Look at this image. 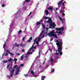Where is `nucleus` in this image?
Here are the masks:
<instances>
[{
	"mask_svg": "<svg viewBox=\"0 0 80 80\" xmlns=\"http://www.w3.org/2000/svg\"><path fill=\"white\" fill-rule=\"evenodd\" d=\"M25 2L28 3L29 2H30V0H25Z\"/></svg>",
	"mask_w": 80,
	"mask_h": 80,
	"instance_id": "23",
	"label": "nucleus"
},
{
	"mask_svg": "<svg viewBox=\"0 0 80 80\" xmlns=\"http://www.w3.org/2000/svg\"><path fill=\"white\" fill-rule=\"evenodd\" d=\"M62 20H65V18H63V19H62Z\"/></svg>",
	"mask_w": 80,
	"mask_h": 80,
	"instance_id": "62",
	"label": "nucleus"
},
{
	"mask_svg": "<svg viewBox=\"0 0 80 80\" xmlns=\"http://www.w3.org/2000/svg\"><path fill=\"white\" fill-rule=\"evenodd\" d=\"M40 22H37L36 23V25H38L40 24Z\"/></svg>",
	"mask_w": 80,
	"mask_h": 80,
	"instance_id": "21",
	"label": "nucleus"
},
{
	"mask_svg": "<svg viewBox=\"0 0 80 80\" xmlns=\"http://www.w3.org/2000/svg\"><path fill=\"white\" fill-rule=\"evenodd\" d=\"M17 65H16L14 66V68H17Z\"/></svg>",
	"mask_w": 80,
	"mask_h": 80,
	"instance_id": "33",
	"label": "nucleus"
},
{
	"mask_svg": "<svg viewBox=\"0 0 80 80\" xmlns=\"http://www.w3.org/2000/svg\"><path fill=\"white\" fill-rule=\"evenodd\" d=\"M45 13H46V15L47 16L49 14V12H48V10H45Z\"/></svg>",
	"mask_w": 80,
	"mask_h": 80,
	"instance_id": "10",
	"label": "nucleus"
},
{
	"mask_svg": "<svg viewBox=\"0 0 80 80\" xmlns=\"http://www.w3.org/2000/svg\"><path fill=\"white\" fill-rule=\"evenodd\" d=\"M46 30H48V28H46Z\"/></svg>",
	"mask_w": 80,
	"mask_h": 80,
	"instance_id": "61",
	"label": "nucleus"
},
{
	"mask_svg": "<svg viewBox=\"0 0 80 80\" xmlns=\"http://www.w3.org/2000/svg\"><path fill=\"white\" fill-rule=\"evenodd\" d=\"M56 11H57V10H58V8H56Z\"/></svg>",
	"mask_w": 80,
	"mask_h": 80,
	"instance_id": "55",
	"label": "nucleus"
},
{
	"mask_svg": "<svg viewBox=\"0 0 80 80\" xmlns=\"http://www.w3.org/2000/svg\"><path fill=\"white\" fill-rule=\"evenodd\" d=\"M3 62L4 63H7V62H8V61L7 60L4 61H3Z\"/></svg>",
	"mask_w": 80,
	"mask_h": 80,
	"instance_id": "28",
	"label": "nucleus"
},
{
	"mask_svg": "<svg viewBox=\"0 0 80 80\" xmlns=\"http://www.w3.org/2000/svg\"><path fill=\"white\" fill-rule=\"evenodd\" d=\"M37 46H38V47H39V44H37Z\"/></svg>",
	"mask_w": 80,
	"mask_h": 80,
	"instance_id": "59",
	"label": "nucleus"
},
{
	"mask_svg": "<svg viewBox=\"0 0 80 80\" xmlns=\"http://www.w3.org/2000/svg\"><path fill=\"white\" fill-rule=\"evenodd\" d=\"M13 61V59L11 58H9V59H8V61L9 62H12Z\"/></svg>",
	"mask_w": 80,
	"mask_h": 80,
	"instance_id": "14",
	"label": "nucleus"
},
{
	"mask_svg": "<svg viewBox=\"0 0 80 80\" xmlns=\"http://www.w3.org/2000/svg\"><path fill=\"white\" fill-rule=\"evenodd\" d=\"M42 34H43V32H42L40 34V37H41V36H42Z\"/></svg>",
	"mask_w": 80,
	"mask_h": 80,
	"instance_id": "32",
	"label": "nucleus"
},
{
	"mask_svg": "<svg viewBox=\"0 0 80 80\" xmlns=\"http://www.w3.org/2000/svg\"><path fill=\"white\" fill-rule=\"evenodd\" d=\"M40 51H39V55H40Z\"/></svg>",
	"mask_w": 80,
	"mask_h": 80,
	"instance_id": "51",
	"label": "nucleus"
},
{
	"mask_svg": "<svg viewBox=\"0 0 80 80\" xmlns=\"http://www.w3.org/2000/svg\"><path fill=\"white\" fill-rule=\"evenodd\" d=\"M2 7H5V4H2Z\"/></svg>",
	"mask_w": 80,
	"mask_h": 80,
	"instance_id": "35",
	"label": "nucleus"
},
{
	"mask_svg": "<svg viewBox=\"0 0 80 80\" xmlns=\"http://www.w3.org/2000/svg\"><path fill=\"white\" fill-rule=\"evenodd\" d=\"M19 45H20L19 44H17V43H15V47H19Z\"/></svg>",
	"mask_w": 80,
	"mask_h": 80,
	"instance_id": "18",
	"label": "nucleus"
},
{
	"mask_svg": "<svg viewBox=\"0 0 80 80\" xmlns=\"http://www.w3.org/2000/svg\"><path fill=\"white\" fill-rule=\"evenodd\" d=\"M62 15H63V16H65V14L64 13H62Z\"/></svg>",
	"mask_w": 80,
	"mask_h": 80,
	"instance_id": "46",
	"label": "nucleus"
},
{
	"mask_svg": "<svg viewBox=\"0 0 80 80\" xmlns=\"http://www.w3.org/2000/svg\"><path fill=\"white\" fill-rule=\"evenodd\" d=\"M64 29V27H62L61 28H56V30H58V31H62V30H63Z\"/></svg>",
	"mask_w": 80,
	"mask_h": 80,
	"instance_id": "6",
	"label": "nucleus"
},
{
	"mask_svg": "<svg viewBox=\"0 0 80 80\" xmlns=\"http://www.w3.org/2000/svg\"><path fill=\"white\" fill-rule=\"evenodd\" d=\"M24 76H25V77H27V76H28V74H25L24 75Z\"/></svg>",
	"mask_w": 80,
	"mask_h": 80,
	"instance_id": "45",
	"label": "nucleus"
},
{
	"mask_svg": "<svg viewBox=\"0 0 80 80\" xmlns=\"http://www.w3.org/2000/svg\"><path fill=\"white\" fill-rule=\"evenodd\" d=\"M45 63V61H44L43 62V63H42V64H43L44 63Z\"/></svg>",
	"mask_w": 80,
	"mask_h": 80,
	"instance_id": "58",
	"label": "nucleus"
},
{
	"mask_svg": "<svg viewBox=\"0 0 80 80\" xmlns=\"http://www.w3.org/2000/svg\"><path fill=\"white\" fill-rule=\"evenodd\" d=\"M20 66H19V67L17 68L16 69V75H18V73H19V72L20 71Z\"/></svg>",
	"mask_w": 80,
	"mask_h": 80,
	"instance_id": "5",
	"label": "nucleus"
},
{
	"mask_svg": "<svg viewBox=\"0 0 80 80\" xmlns=\"http://www.w3.org/2000/svg\"><path fill=\"white\" fill-rule=\"evenodd\" d=\"M27 57H28V56H27V55H26L25 57V58H27Z\"/></svg>",
	"mask_w": 80,
	"mask_h": 80,
	"instance_id": "53",
	"label": "nucleus"
},
{
	"mask_svg": "<svg viewBox=\"0 0 80 80\" xmlns=\"http://www.w3.org/2000/svg\"><path fill=\"white\" fill-rule=\"evenodd\" d=\"M19 45L21 46V47H23V44L21 43V44H19Z\"/></svg>",
	"mask_w": 80,
	"mask_h": 80,
	"instance_id": "27",
	"label": "nucleus"
},
{
	"mask_svg": "<svg viewBox=\"0 0 80 80\" xmlns=\"http://www.w3.org/2000/svg\"><path fill=\"white\" fill-rule=\"evenodd\" d=\"M53 58H51V61L52 62H53Z\"/></svg>",
	"mask_w": 80,
	"mask_h": 80,
	"instance_id": "40",
	"label": "nucleus"
},
{
	"mask_svg": "<svg viewBox=\"0 0 80 80\" xmlns=\"http://www.w3.org/2000/svg\"><path fill=\"white\" fill-rule=\"evenodd\" d=\"M63 1H64V0H61V1L59 2L58 3V7H59L60 6L61 3H63Z\"/></svg>",
	"mask_w": 80,
	"mask_h": 80,
	"instance_id": "7",
	"label": "nucleus"
},
{
	"mask_svg": "<svg viewBox=\"0 0 80 80\" xmlns=\"http://www.w3.org/2000/svg\"><path fill=\"white\" fill-rule=\"evenodd\" d=\"M64 4H64L63 3H62V5H63V7L64 6Z\"/></svg>",
	"mask_w": 80,
	"mask_h": 80,
	"instance_id": "57",
	"label": "nucleus"
},
{
	"mask_svg": "<svg viewBox=\"0 0 80 80\" xmlns=\"http://www.w3.org/2000/svg\"><path fill=\"white\" fill-rule=\"evenodd\" d=\"M47 23H49V25L50 26V28H55V26H56V24L54 22H52V20L51 18H49V20L47 21Z\"/></svg>",
	"mask_w": 80,
	"mask_h": 80,
	"instance_id": "2",
	"label": "nucleus"
},
{
	"mask_svg": "<svg viewBox=\"0 0 80 80\" xmlns=\"http://www.w3.org/2000/svg\"><path fill=\"white\" fill-rule=\"evenodd\" d=\"M11 66L9 69V71H10V73L11 74V77H13V73H14V72L15 71V68H13V69L12 68V65H13V64L12 63V62H11Z\"/></svg>",
	"mask_w": 80,
	"mask_h": 80,
	"instance_id": "4",
	"label": "nucleus"
},
{
	"mask_svg": "<svg viewBox=\"0 0 80 80\" xmlns=\"http://www.w3.org/2000/svg\"><path fill=\"white\" fill-rule=\"evenodd\" d=\"M8 52H7L6 53L5 55V56H7V55H8Z\"/></svg>",
	"mask_w": 80,
	"mask_h": 80,
	"instance_id": "31",
	"label": "nucleus"
},
{
	"mask_svg": "<svg viewBox=\"0 0 80 80\" xmlns=\"http://www.w3.org/2000/svg\"><path fill=\"white\" fill-rule=\"evenodd\" d=\"M7 52H8V53L11 56H12V57H13V55H14V54L10 52V51H9V50H7Z\"/></svg>",
	"mask_w": 80,
	"mask_h": 80,
	"instance_id": "8",
	"label": "nucleus"
},
{
	"mask_svg": "<svg viewBox=\"0 0 80 80\" xmlns=\"http://www.w3.org/2000/svg\"><path fill=\"white\" fill-rule=\"evenodd\" d=\"M55 33H58V32L56 31L55 32H53V31H52V32H49V33H48V35L49 37V36H50L51 35V37H54V38H58V37H57V36L56 34H54Z\"/></svg>",
	"mask_w": 80,
	"mask_h": 80,
	"instance_id": "3",
	"label": "nucleus"
},
{
	"mask_svg": "<svg viewBox=\"0 0 80 80\" xmlns=\"http://www.w3.org/2000/svg\"><path fill=\"white\" fill-rule=\"evenodd\" d=\"M5 45H6V42H5L4 43L3 46V48L5 50H6V48H5Z\"/></svg>",
	"mask_w": 80,
	"mask_h": 80,
	"instance_id": "17",
	"label": "nucleus"
},
{
	"mask_svg": "<svg viewBox=\"0 0 80 80\" xmlns=\"http://www.w3.org/2000/svg\"><path fill=\"white\" fill-rule=\"evenodd\" d=\"M56 43V45L58 47V49L56 50V52L55 53V55H59V53L60 55H62L63 54V53L62 52V45H63V42L62 41H61V42H59L58 40H57Z\"/></svg>",
	"mask_w": 80,
	"mask_h": 80,
	"instance_id": "1",
	"label": "nucleus"
},
{
	"mask_svg": "<svg viewBox=\"0 0 80 80\" xmlns=\"http://www.w3.org/2000/svg\"><path fill=\"white\" fill-rule=\"evenodd\" d=\"M42 20H41L40 21V23L42 22Z\"/></svg>",
	"mask_w": 80,
	"mask_h": 80,
	"instance_id": "52",
	"label": "nucleus"
},
{
	"mask_svg": "<svg viewBox=\"0 0 80 80\" xmlns=\"http://www.w3.org/2000/svg\"><path fill=\"white\" fill-rule=\"evenodd\" d=\"M48 18H49H49L48 17H45V19H48Z\"/></svg>",
	"mask_w": 80,
	"mask_h": 80,
	"instance_id": "37",
	"label": "nucleus"
},
{
	"mask_svg": "<svg viewBox=\"0 0 80 80\" xmlns=\"http://www.w3.org/2000/svg\"><path fill=\"white\" fill-rule=\"evenodd\" d=\"M25 52V50L24 49H22V52Z\"/></svg>",
	"mask_w": 80,
	"mask_h": 80,
	"instance_id": "50",
	"label": "nucleus"
},
{
	"mask_svg": "<svg viewBox=\"0 0 80 80\" xmlns=\"http://www.w3.org/2000/svg\"><path fill=\"white\" fill-rule=\"evenodd\" d=\"M32 52H28V53H27L26 54L27 55H29V54H32Z\"/></svg>",
	"mask_w": 80,
	"mask_h": 80,
	"instance_id": "22",
	"label": "nucleus"
},
{
	"mask_svg": "<svg viewBox=\"0 0 80 80\" xmlns=\"http://www.w3.org/2000/svg\"><path fill=\"white\" fill-rule=\"evenodd\" d=\"M58 35H62V32H58Z\"/></svg>",
	"mask_w": 80,
	"mask_h": 80,
	"instance_id": "24",
	"label": "nucleus"
},
{
	"mask_svg": "<svg viewBox=\"0 0 80 80\" xmlns=\"http://www.w3.org/2000/svg\"><path fill=\"white\" fill-rule=\"evenodd\" d=\"M27 20V18L26 19V20H25V22H26Z\"/></svg>",
	"mask_w": 80,
	"mask_h": 80,
	"instance_id": "63",
	"label": "nucleus"
},
{
	"mask_svg": "<svg viewBox=\"0 0 80 80\" xmlns=\"http://www.w3.org/2000/svg\"><path fill=\"white\" fill-rule=\"evenodd\" d=\"M16 55H20V53H16Z\"/></svg>",
	"mask_w": 80,
	"mask_h": 80,
	"instance_id": "41",
	"label": "nucleus"
},
{
	"mask_svg": "<svg viewBox=\"0 0 80 80\" xmlns=\"http://www.w3.org/2000/svg\"><path fill=\"white\" fill-rule=\"evenodd\" d=\"M14 63L15 64H16V63H17V61H15Z\"/></svg>",
	"mask_w": 80,
	"mask_h": 80,
	"instance_id": "60",
	"label": "nucleus"
},
{
	"mask_svg": "<svg viewBox=\"0 0 80 80\" xmlns=\"http://www.w3.org/2000/svg\"><path fill=\"white\" fill-rule=\"evenodd\" d=\"M31 73L32 74L33 76L35 77H36V76L35 75V74L34 73V72H33V71H31Z\"/></svg>",
	"mask_w": 80,
	"mask_h": 80,
	"instance_id": "9",
	"label": "nucleus"
},
{
	"mask_svg": "<svg viewBox=\"0 0 80 80\" xmlns=\"http://www.w3.org/2000/svg\"><path fill=\"white\" fill-rule=\"evenodd\" d=\"M36 41H37V39H35L34 41V43H35V42H36Z\"/></svg>",
	"mask_w": 80,
	"mask_h": 80,
	"instance_id": "44",
	"label": "nucleus"
},
{
	"mask_svg": "<svg viewBox=\"0 0 80 80\" xmlns=\"http://www.w3.org/2000/svg\"><path fill=\"white\" fill-rule=\"evenodd\" d=\"M23 55L21 57V60H23Z\"/></svg>",
	"mask_w": 80,
	"mask_h": 80,
	"instance_id": "25",
	"label": "nucleus"
},
{
	"mask_svg": "<svg viewBox=\"0 0 80 80\" xmlns=\"http://www.w3.org/2000/svg\"><path fill=\"white\" fill-rule=\"evenodd\" d=\"M14 60L15 61V62H16V61H17V58H14Z\"/></svg>",
	"mask_w": 80,
	"mask_h": 80,
	"instance_id": "34",
	"label": "nucleus"
},
{
	"mask_svg": "<svg viewBox=\"0 0 80 80\" xmlns=\"http://www.w3.org/2000/svg\"><path fill=\"white\" fill-rule=\"evenodd\" d=\"M23 65H24V64H21L20 66H21V67H23Z\"/></svg>",
	"mask_w": 80,
	"mask_h": 80,
	"instance_id": "36",
	"label": "nucleus"
},
{
	"mask_svg": "<svg viewBox=\"0 0 80 80\" xmlns=\"http://www.w3.org/2000/svg\"><path fill=\"white\" fill-rule=\"evenodd\" d=\"M32 12H31L30 13V14H29V16H30V15H31V14H32Z\"/></svg>",
	"mask_w": 80,
	"mask_h": 80,
	"instance_id": "49",
	"label": "nucleus"
},
{
	"mask_svg": "<svg viewBox=\"0 0 80 80\" xmlns=\"http://www.w3.org/2000/svg\"><path fill=\"white\" fill-rule=\"evenodd\" d=\"M54 71H55V69H53L52 70V72L53 73V72H54Z\"/></svg>",
	"mask_w": 80,
	"mask_h": 80,
	"instance_id": "42",
	"label": "nucleus"
},
{
	"mask_svg": "<svg viewBox=\"0 0 80 80\" xmlns=\"http://www.w3.org/2000/svg\"><path fill=\"white\" fill-rule=\"evenodd\" d=\"M11 75L10 76L8 75L7 76V78H10V77H11Z\"/></svg>",
	"mask_w": 80,
	"mask_h": 80,
	"instance_id": "30",
	"label": "nucleus"
},
{
	"mask_svg": "<svg viewBox=\"0 0 80 80\" xmlns=\"http://www.w3.org/2000/svg\"><path fill=\"white\" fill-rule=\"evenodd\" d=\"M48 10H52V11H53V7H50L48 8Z\"/></svg>",
	"mask_w": 80,
	"mask_h": 80,
	"instance_id": "12",
	"label": "nucleus"
},
{
	"mask_svg": "<svg viewBox=\"0 0 80 80\" xmlns=\"http://www.w3.org/2000/svg\"><path fill=\"white\" fill-rule=\"evenodd\" d=\"M33 47H34V46H33V45H32V47L29 49L30 52L31 51V50H32V49L33 48Z\"/></svg>",
	"mask_w": 80,
	"mask_h": 80,
	"instance_id": "15",
	"label": "nucleus"
},
{
	"mask_svg": "<svg viewBox=\"0 0 80 80\" xmlns=\"http://www.w3.org/2000/svg\"><path fill=\"white\" fill-rule=\"evenodd\" d=\"M41 40V38H38V42H40V40Z\"/></svg>",
	"mask_w": 80,
	"mask_h": 80,
	"instance_id": "26",
	"label": "nucleus"
},
{
	"mask_svg": "<svg viewBox=\"0 0 80 80\" xmlns=\"http://www.w3.org/2000/svg\"><path fill=\"white\" fill-rule=\"evenodd\" d=\"M59 19H60V20H61V21L62 22V23H63V20H62V18H60V16H59Z\"/></svg>",
	"mask_w": 80,
	"mask_h": 80,
	"instance_id": "19",
	"label": "nucleus"
},
{
	"mask_svg": "<svg viewBox=\"0 0 80 80\" xmlns=\"http://www.w3.org/2000/svg\"><path fill=\"white\" fill-rule=\"evenodd\" d=\"M9 67H10V64H8L7 66V68L8 69V68H9Z\"/></svg>",
	"mask_w": 80,
	"mask_h": 80,
	"instance_id": "29",
	"label": "nucleus"
},
{
	"mask_svg": "<svg viewBox=\"0 0 80 80\" xmlns=\"http://www.w3.org/2000/svg\"><path fill=\"white\" fill-rule=\"evenodd\" d=\"M9 35H11V33H10V32L9 33L8 36H9Z\"/></svg>",
	"mask_w": 80,
	"mask_h": 80,
	"instance_id": "56",
	"label": "nucleus"
},
{
	"mask_svg": "<svg viewBox=\"0 0 80 80\" xmlns=\"http://www.w3.org/2000/svg\"><path fill=\"white\" fill-rule=\"evenodd\" d=\"M34 51H35V50H34V49H33L32 51V52H34Z\"/></svg>",
	"mask_w": 80,
	"mask_h": 80,
	"instance_id": "54",
	"label": "nucleus"
},
{
	"mask_svg": "<svg viewBox=\"0 0 80 80\" xmlns=\"http://www.w3.org/2000/svg\"><path fill=\"white\" fill-rule=\"evenodd\" d=\"M60 12H61V13H62V10H61V11H60Z\"/></svg>",
	"mask_w": 80,
	"mask_h": 80,
	"instance_id": "64",
	"label": "nucleus"
},
{
	"mask_svg": "<svg viewBox=\"0 0 80 80\" xmlns=\"http://www.w3.org/2000/svg\"><path fill=\"white\" fill-rule=\"evenodd\" d=\"M34 49H35V48H37V46H35L34 47H33Z\"/></svg>",
	"mask_w": 80,
	"mask_h": 80,
	"instance_id": "48",
	"label": "nucleus"
},
{
	"mask_svg": "<svg viewBox=\"0 0 80 80\" xmlns=\"http://www.w3.org/2000/svg\"><path fill=\"white\" fill-rule=\"evenodd\" d=\"M41 24L42 25V27L43 28V30H45V25H43V23H42Z\"/></svg>",
	"mask_w": 80,
	"mask_h": 80,
	"instance_id": "13",
	"label": "nucleus"
},
{
	"mask_svg": "<svg viewBox=\"0 0 80 80\" xmlns=\"http://www.w3.org/2000/svg\"><path fill=\"white\" fill-rule=\"evenodd\" d=\"M45 78V76H42V80H44Z\"/></svg>",
	"mask_w": 80,
	"mask_h": 80,
	"instance_id": "16",
	"label": "nucleus"
},
{
	"mask_svg": "<svg viewBox=\"0 0 80 80\" xmlns=\"http://www.w3.org/2000/svg\"><path fill=\"white\" fill-rule=\"evenodd\" d=\"M25 37H23V38H22V40H23H23H25Z\"/></svg>",
	"mask_w": 80,
	"mask_h": 80,
	"instance_id": "38",
	"label": "nucleus"
},
{
	"mask_svg": "<svg viewBox=\"0 0 80 80\" xmlns=\"http://www.w3.org/2000/svg\"><path fill=\"white\" fill-rule=\"evenodd\" d=\"M53 40V38H51L50 41L51 42V41H52V40Z\"/></svg>",
	"mask_w": 80,
	"mask_h": 80,
	"instance_id": "43",
	"label": "nucleus"
},
{
	"mask_svg": "<svg viewBox=\"0 0 80 80\" xmlns=\"http://www.w3.org/2000/svg\"><path fill=\"white\" fill-rule=\"evenodd\" d=\"M22 30H20L18 32V34L20 35V33H22Z\"/></svg>",
	"mask_w": 80,
	"mask_h": 80,
	"instance_id": "20",
	"label": "nucleus"
},
{
	"mask_svg": "<svg viewBox=\"0 0 80 80\" xmlns=\"http://www.w3.org/2000/svg\"><path fill=\"white\" fill-rule=\"evenodd\" d=\"M49 50H50V52H52V50H51V49L50 48H49Z\"/></svg>",
	"mask_w": 80,
	"mask_h": 80,
	"instance_id": "47",
	"label": "nucleus"
},
{
	"mask_svg": "<svg viewBox=\"0 0 80 80\" xmlns=\"http://www.w3.org/2000/svg\"><path fill=\"white\" fill-rule=\"evenodd\" d=\"M32 40V37H31L29 38V39L27 41V42H30L31 41V40Z\"/></svg>",
	"mask_w": 80,
	"mask_h": 80,
	"instance_id": "11",
	"label": "nucleus"
},
{
	"mask_svg": "<svg viewBox=\"0 0 80 80\" xmlns=\"http://www.w3.org/2000/svg\"><path fill=\"white\" fill-rule=\"evenodd\" d=\"M36 44H39V43L38 42V41H37L36 42Z\"/></svg>",
	"mask_w": 80,
	"mask_h": 80,
	"instance_id": "39",
	"label": "nucleus"
}]
</instances>
